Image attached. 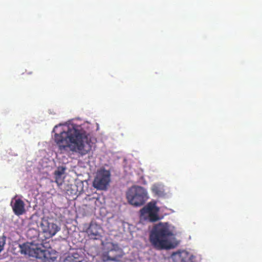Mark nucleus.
<instances>
[{
  "mask_svg": "<svg viewBox=\"0 0 262 262\" xmlns=\"http://www.w3.org/2000/svg\"><path fill=\"white\" fill-rule=\"evenodd\" d=\"M53 132L54 142L60 153L69 149L83 156L92 149L91 132L85 125L72 124L66 127L59 124L55 126Z\"/></svg>",
  "mask_w": 262,
  "mask_h": 262,
  "instance_id": "obj_1",
  "label": "nucleus"
},
{
  "mask_svg": "<svg viewBox=\"0 0 262 262\" xmlns=\"http://www.w3.org/2000/svg\"><path fill=\"white\" fill-rule=\"evenodd\" d=\"M172 233L167 223H160L155 225L149 234V242L157 250L171 249L174 246L170 238Z\"/></svg>",
  "mask_w": 262,
  "mask_h": 262,
  "instance_id": "obj_2",
  "label": "nucleus"
},
{
  "mask_svg": "<svg viewBox=\"0 0 262 262\" xmlns=\"http://www.w3.org/2000/svg\"><path fill=\"white\" fill-rule=\"evenodd\" d=\"M21 254L42 259L44 262H52L57 258V253L52 249H41L40 245L34 242H27L19 245Z\"/></svg>",
  "mask_w": 262,
  "mask_h": 262,
  "instance_id": "obj_3",
  "label": "nucleus"
},
{
  "mask_svg": "<svg viewBox=\"0 0 262 262\" xmlns=\"http://www.w3.org/2000/svg\"><path fill=\"white\" fill-rule=\"evenodd\" d=\"M126 198L130 204L138 207L144 204L148 197L145 189L141 186H134L127 191Z\"/></svg>",
  "mask_w": 262,
  "mask_h": 262,
  "instance_id": "obj_4",
  "label": "nucleus"
},
{
  "mask_svg": "<svg viewBox=\"0 0 262 262\" xmlns=\"http://www.w3.org/2000/svg\"><path fill=\"white\" fill-rule=\"evenodd\" d=\"M160 209L156 205V202H150L140 210L141 219L155 222L160 220L158 213Z\"/></svg>",
  "mask_w": 262,
  "mask_h": 262,
  "instance_id": "obj_5",
  "label": "nucleus"
},
{
  "mask_svg": "<svg viewBox=\"0 0 262 262\" xmlns=\"http://www.w3.org/2000/svg\"><path fill=\"white\" fill-rule=\"evenodd\" d=\"M110 172L106 170H99L93 181V186L99 190H105L111 180Z\"/></svg>",
  "mask_w": 262,
  "mask_h": 262,
  "instance_id": "obj_6",
  "label": "nucleus"
},
{
  "mask_svg": "<svg viewBox=\"0 0 262 262\" xmlns=\"http://www.w3.org/2000/svg\"><path fill=\"white\" fill-rule=\"evenodd\" d=\"M40 228L47 238L51 237L55 235L60 229V228L56 224L50 223L46 220H43L41 221Z\"/></svg>",
  "mask_w": 262,
  "mask_h": 262,
  "instance_id": "obj_7",
  "label": "nucleus"
},
{
  "mask_svg": "<svg viewBox=\"0 0 262 262\" xmlns=\"http://www.w3.org/2000/svg\"><path fill=\"white\" fill-rule=\"evenodd\" d=\"M171 257L173 262H193L194 259L192 254L185 250L173 253Z\"/></svg>",
  "mask_w": 262,
  "mask_h": 262,
  "instance_id": "obj_8",
  "label": "nucleus"
},
{
  "mask_svg": "<svg viewBox=\"0 0 262 262\" xmlns=\"http://www.w3.org/2000/svg\"><path fill=\"white\" fill-rule=\"evenodd\" d=\"M101 228L96 223H91L87 229V233L90 238L96 239L100 236L99 230Z\"/></svg>",
  "mask_w": 262,
  "mask_h": 262,
  "instance_id": "obj_9",
  "label": "nucleus"
},
{
  "mask_svg": "<svg viewBox=\"0 0 262 262\" xmlns=\"http://www.w3.org/2000/svg\"><path fill=\"white\" fill-rule=\"evenodd\" d=\"M25 203L20 199H16L12 206L13 211L16 215H20L25 212Z\"/></svg>",
  "mask_w": 262,
  "mask_h": 262,
  "instance_id": "obj_10",
  "label": "nucleus"
},
{
  "mask_svg": "<svg viewBox=\"0 0 262 262\" xmlns=\"http://www.w3.org/2000/svg\"><path fill=\"white\" fill-rule=\"evenodd\" d=\"M64 171L65 168L61 167L58 168V169L54 172L55 182L57 183L58 185H61L62 184V180L61 177L64 173Z\"/></svg>",
  "mask_w": 262,
  "mask_h": 262,
  "instance_id": "obj_11",
  "label": "nucleus"
},
{
  "mask_svg": "<svg viewBox=\"0 0 262 262\" xmlns=\"http://www.w3.org/2000/svg\"><path fill=\"white\" fill-rule=\"evenodd\" d=\"M63 262H81V260L78 253H74L68 255Z\"/></svg>",
  "mask_w": 262,
  "mask_h": 262,
  "instance_id": "obj_12",
  "label": "nucleus"
},
{
  "mask_svg": "<svg viewBox=\"0 0 262 262\" xmlns=\"http://www.w3.org/2000/svg\"><path fill=\"white\" fill-rule=\"evenodd\" d=\"M152 192L156 195L160 196L163 194V190L159 184H154L151 187Z\"/></svg>",
  "mask_w": 262,
  "mask_h": 262,
  "instance_id": "obj_13",
  "label": "nucleus"
},
{
  "mask_svg": "<svg viewBox=\"0 0 262 262\" xmlns=\"http://www.w3.org/2000/svg\"><path fill=\"white\" fill-rule=\"evenodd\" d=\"M120 257V256H116L114 257H111L108 254H106L103 255L102 260L103 261H109V260L117 261H119Z\"/></svg>",
  "mask_w": 262,
  "mask_h": 262,
  "instance_id": "obj_14",
  "label": "nucleus"
},
{
  "mask_svg": "<svg viewBox=\"0 0 262 262\" xmlns=\"http://www.w3.org/2000/svg\"><path fill=\"white\" fill-rule=\"evenodd\" d=\"M5 244V239L4 237H0V252L3 250Z\"/></svg>",
  "mask_w": 262,
  "mask_h": 262,
  "instance_id": "obj_15",
  "label": "nucleus"
}]
</instances>
